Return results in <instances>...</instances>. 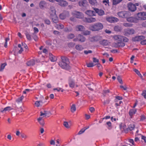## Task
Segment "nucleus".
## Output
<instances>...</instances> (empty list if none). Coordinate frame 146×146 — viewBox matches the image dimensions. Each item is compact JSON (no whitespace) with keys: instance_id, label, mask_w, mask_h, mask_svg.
Listing matches in <instances>:
<instances>
[{"instance_id":"nucleus-1","label":"nucleus","mask_w":146,"mask_h":146,"mask_svg":"<svg viewBox=\"0 0 146 146\" xmlns=\"http://www.w3.org/2000/svg\"><path fill=\"white\" fill-rule=\"evenodd\" d=\"M62 61L58 63L59 66L62 68L66 69H69L70 67L69 65V61L68 59L64 57H61Z\"/></svg>"},{"instance_id":"nucleus-2","label":"nucleus","mask_w":146,"mask_h":146,"mask_svg":"<svg viewBox=\"0 0 146 146\" xmlns=\"http://www.w3.org/2000/svg\"><path fill=\"white\" fill-rule=\"evenodd\" d=\"M103 28V25L100 23H95L89 27L90 29L92 31H98Z\"/></svg>"},{"instance_id":"nucleus-3","label":"nucleus","mask_w":146,"mask_h":146,"mask_svg":"<svg viewBox=\"0 0 146 146\" xmlns=\"http://www.w3.org/2000/svg\"><path fill=\"white\" fill-rule=\"evenodd\" d=\"M113 38L115 40L119 42H127L129 41V39L121 35H115L113 36Z\"/></svg>"},{"instance_id":"nucleus-4","label":"nucleus","mask_w":146,"mask_h":146,"mask_svg":"<svg viewBox=\"0 0 146 146\" xmlns=\"http://www.w3.org/2000/svg\"><path fill=\"white\" fill-rule=\"evenodd\" d=\"M118 15L119 17L123 18H127L130 16V14L129 12L122 11L118 13Z\"/></svg>"},{"instance_id":"nucleus-5","label":"nucleus","mask_w":146,"mask_h":146,"mask_svg":"<svg viewBox=\"0 0 146 146\" xmlns=\"http://www.w3.org/2000/svg\"><path fill=\"white\" fill-rule=\"evenodd\" d=\"M72 15L77 18L82 19L83 17V15L82 13L76 11H74L72 13Z\"/></svg>"},{"instance_id":"nucleus-6","label":"nucleus","mask_w":146,"mask_h":146,"mask_svg":"<svg viewBox=\"0 0 146 146\" xmlns=\"http://www.w3.org/2000/svg\"><path fill=\"white\" fill-rule=\"evenodd\" d=\"M137 16L139 20H146V12H141L137 14Z\"/></svg>"},{"instance_id":"nucleus-7","label":"nucleus","mask_w":146,"mask_h":146,"mask_svg":"<svg viewBox=\"0 0 146 146\" xmlns=\"http://www.w3.org/2000/svg\"><path fill=\"white\" fill-rule=\"evenodd\" d=\"M18 47L21 48L20 50L19 51V53L20 54H21L23 51V48H25L26 49H27L28 48L27 45L25 43H22L21 44H19L18 45Z\"/></svg>"},{"instance_id":"nucleus-8","label":"nucleus","mask_w":146,"mask_h":146,"mask_svg":"<svg viewBox=\"0 0 146 146\" xmlns=\"http://www.w3.org/2000/svg\"><path fill=\"white\" fill-rule=\"evenodd\" d=\"M106 20L110 23L116 22L119 21L117 18L111 17H106Z\"/></svg>"},{"instance_id":"nucleus-9","label":"nucleus","mask_w":146,"mask_h":146,"mask_svg":"<svg viewBox=\"0 0 146 146\" xmlns=\"http://www.w3.org/2000/svg\"><path fill=\"white\" fill-rule=\"evenodd\" d=\"M127 6L129 10L131 11H134L136 9L135 5L131 3H129Z\"/></svg>"},{"instance_id":"nucleus-10","label":"nucleus","mask_w":146,"mask_h":146,"mask_svg":"<svg viewBox=\"0 0 146 146\" xmlns=\"http://www.w3.org/2000/svg\"><path fill=\"white\" fill-rule=\"evenodd\" d=\"M137 110L136 109H131L129 110V113L130 118H133L135 114L137 112Z\"/></svg>"},{"instance_id":"nucleus-11","label":"nucleus","mask_w":146,"mask_h":146,"mask_svg":"<svg viewBox=\"0 0 146 146\" xmlns=\"http://www.w3.org/2000/svg\"><path fill=\"white\" fill-rule=\"evenodd\" d=\"M69 13L67 11H64L59 15L60 18L62 19H64L66 17L69 15Z\"/></svg>"},{"instance_id":"nucleus-12","label":"nucleus","mask_w":146,"mask_h":146,"mask_svg":"<svg viewBox=\"0 0 146 146\" xmlns=\"http://www.w3.org/2000/svg\"><path fill=\"white\" fill-rule=\"evenodd\" d=\"M79 5L82 7H86L88 6V3L86 0H83L79 2Z\"/></svg>"},{"instance_id":"nucleus-13","label":"nucleus","mask_w":146,"mask_h":146,"mask_svg":"<svg viewBox=\"0 0 146 146\" xmlns=\"http://www.w3.org/2000/svg\"><path fill=\"white\" fill-rule=\"evenodd\" d=\"M145 38V37L144 36H139L135 37L132 38V40L134 41H141Z\"/></svg>"},{"instance_id":"nucleus-14","label":"nucleus","mask_w":146,"mask_h":146,"mask_svg":"<svg viewBox=\"0 0 146 146\" xmlns=\"http://www.w3.org/2000/svg\"><path fill=\"white\" fill-rule=\"evenodd\" d=\"M127 18V21L131 23H137L138 21V19L135 17H128Z\"/></svg>"},{"instance_id":"nucleus-15","label":"nucleus","mask_w":146,"mask_h":146,"mask_svg":"<svg viewBox=\"0 0 146 146\" xmlns=\"http://www.w3.org/2000/svg\"><path fill=\"white\" fill-rule=\"evenodd\" d=\"M94 9L96 13L100 16H102L105 14L104 11L102 10L97 8H94Z\"/></svg>"},{"instance_id":"nucleus-16","label":"nucleus","mask_w":146,"mask_h":146,"mask_svg":"<svg viewBox=\"0 0 146 146\" xmlns=\"http://www.w3.org/2000/svg\"><path fill=\"white\" fill-rule=\"evenodd\" d=\"M76 30L77 31H83L85 30L84 27L82 25H77L75 27Z\"/></svg>"},{"instance_id":"nucleus-17","label":"nucleus","mask_w":146,"mask_h":146,"mask_svg":"<svg viewBox=\"0 0 146 146\" xmlns=\"http://www.w3.org/2000/svg\"><path fill=\"white\" fill-rule=\"evenodd\" d=\"M50 17L56 15V11L54 7H51L49 11Z\"/></svg>"},{"instance_id":"nucleus-18","label":"nucleus","mask_w":146,"mask_h":146,"mask_svg":"<svg viewBox=\"0 0 146 146\" xmlns=\"http://www.w3.org/2000/svg\"><path fill=\"white\" fill-rule=\"evenodd\" d=\"M47 5L46 3L44 1H41L39 3V6L40 9L46 7Z\"/></svg>"},{"instance_id":"nucleus-19","label":"nucleus","mask_w":146,"mask_h":146,"mask_svg":"<svg viewBox=\"0 0 146 146\" xmlns=\"http://www.w3.org/2000/svg\"><path fill=\"white\" fill-rule=\"evenodd\" d=\"M50 17L52 19L53 22L54 23H56L58 22V18L56 15H52V16Z\"/></svg>"},{"instance_id":"nucleus-20","label":"nucleus","mask_w":146,"mask_h":146,"mask_svg":"<svg viewBox=\"0 0 146 146\" xmlns=\"http://www.w3.org/2000/svg\"><path fill=\"white\" fill-rule=\"evenodd\" d=\"M59 4L61 6L65 7L67 6L68 4V3L64 0H61L59 2Z\"/></svg>"},{"instance_id":"nucleus-21","label":"nucleus","mask_w":146,"mask_h":146,"mask_svg":"<svg viewBox=\"0 0 146 146\" xmlns=\"http://www.w3.org/2000/svg\"><path fill=\"white\" fill-rule=\"evenodd\" d=\"M68 84L69 86L71 88H73L75 86V83L74 81L71 79H69L68 80Z\"/></svg>"},{"instance_id":"nucleus-22","label":"nucleus","mask_w":146,"mask_h":146,"mask_svg":"<svg viewBox=\"0 0 146 146\" xmlns=\"http://www.w3.org/2000/svg\"><path fill=\"white\" fill-rule=\"evenodd\" d=\"M86 13L89 16H92L95 15V12L94 11L89 10L86 11Z\"/></svg>"},{"instance_id":"nucleus-23","label":"nucleus","mask_w":146,"mask_h":146,"mask_svg":"<svg viewBox=\"0 0 146 146\" xmlns=\"http://www.w3.org/2000/svg\"><path fill=\"white\" fill-rule=\"evenodd\" d=\"M49 58L51 62H54L56 61L57 59L51 53L49 54Z\"/></svg>"},{"instance_id":"nucleus-24","label":"nucleus","mask_w":146,"mask_h":146,"mask_svg":"<svg viewBox=\"0 0 146 146\" xmlns=\"http://www.w3.org/2000/svg\"><path fill=\"white\" fill-rule=\"evenodd\" d=\"M92 6H96L98 3L96 0H88Z\"/></svg>"},{"instance_id":"nucleus-25","label":"nucleus","mask_w":146,"mask_h":146,"mask_svg":"<svg viewBox=\"0 0 146 146\" xmlns=\"http://www.w3.org/2000/svg\"><path fill=\"white\" fill-rule=\"evenodd\" d=\"M13 108L11 107L8 106L5 108L3 110H1V111L2 113H4L5 112L7 111H9L12 110H13Z\"/></svg>"},{"instance_id":"nucleus-26","label":"nucleus","mask_w":146,"mask_h":146,"mask_svg":"<svg viewBox=\"0 0 146 146\" xmlns=\"http://www.w3.org/2000/svg\"><path fill=\"white\" fill-rule=\"evenodd\" d=\"M134 30L133 29H131L127 30L125 34L126 35H132L134 34Z\"/></svg>"},{"instance_id":"nucleus-27","label":"nucleus","mask_w":146,"mask_h":146,"mask_svg":"<svg viewBox=\"0 0 146 146\" xmlns=\"http://www.w3.org/2000/svg\"><path fill=\"white\" fill-rule=\"evenodd\" d=\"M78 37L79 38V41L82 42H83L85 41V38L84 36L81 35L80 34L78 35Z\"/></svg>"},{"instance_id":"nucleus-28","label":"nucleus","mask_w":146,"mask_h":146,"mask_svg":"<svg viewBox=\"0 0 146 146\" xmlns=\"http://www.w3.org/2000/svg\"><path fill=\"white\" fill-rule=\"evenodd\" d=\"M99 38L98 36H95L90 37L89 38V40L91 42H96L98 40Z\"/></svg>"},{"instance_id":"nucleus-29","label":"nucleus","mask_w":146,"mask_h":146,"mask_svg":"<svg viewBox=\"0 0 146 146\" xmlns=\"http://www.w3.org/2000/svg\"><path fill=\"white\" fill-rule=\"evenodd\" d=\"M35 64V61L34 60H31L27 63V65L29 66H33Z\"/></svg>"},{"instance_id":"nucleus-30","label":"nucleus","mask_w":146,"mask_h":146,"mask_svg":"<svg viewBox=\"0 0 146 146\" xmlns=\"http://www.w3.org/2000/svg\"><path fill=\"white\" fill-rule=\"evenodd\" d=\"M42 104L43 102L41 100L36 101L35 103V105L37 107L42 106Z\"/></svg>"},{"instance_id":"nucleus-31","label":"nucleus","mask_w":146,"mask_h":146,"mask_svg":"<svg viewBox=\"0 0 146 146\" xmlns=\"http://www.w3.org/2000/svg\"><path fill=\"white\" fill-rule=\"evenodd\" d=\"M76 49L79 51H81L84 49L83 47L81 45L78 44L76 46Z\"/></svg>"},{"instance_id":"nucleus-32","label":"nucleus","mask_w":146,"mask_h":146,"mask_svg":"<svg viewBox=\"0 0 146 146\" xmlns=\"http://www.w3.org/2000/svg\"><path fill=\"white\" fill-rule=\"evenodd\" d=\"M133 71L139 76L141 78V79H143V76L138 70L136 69H135L133 70Z\"/></svg>"},{"instance_id":"nucleus-33","label":"nucleus","mask_w":146,"mask_h":146,"mask_svg":"<svg viewBox=\"0 0 146 146\" xmlns=\"http://www.w3.org/2000/svg\"><path fill=\"white\" fill-rule=\"evenodd\" d=\"M100 44L104 46H107L108 44V42L107 40H104L100 42Z\"/></svg>"},{"instance_id":"nucleus-34","label":"nucleus","mask_w":146,"mask_h":146,"mask_svg":"<svg viewBox=\"0 0 146 146\" xmlns=\"http://www.w3.org/2000/svg\"><path fill=\"white\" fill-rule=\"evenodd\" d=\"M70 110L71 111L72 113H74L76 111V106L74 104H73L72 105L71 108Z\"/></svg>"},{"instance_id":"nucleus-35","label":"nucleus","mask_w":146,"mask_h":146,"mask_svg":"<svg viewBox=\"0 0 146 146\" xmlns=\"http://www.w3.org/2000/svg\"><path fill=\"white\" fill-rule=\"evenodd\" d=\"M96 21V19L95 18L93 17H90V18L88 19H87V22L89 23L94 22Z\"/></svg>"},{"instance_id":"nucleus-36","label":"nucleus","mask_w":146,"mask_h":146,"mask_svg":"<svg viewBox=\"0 0 146 146\" xmlns=\"http://www.w3.org/2000/svg\"><path fill=\"white\" fill-rule=\"evenodd\" d=\"M89 127H84L80 131H79L78 133V134L80 135L83 133Z\"/></svg>"},{"instance_id":"nucleus-37","label":"nucleus","mask_w":146,"mask_h":146,"mask_svg":"<svg viewBox=\"0 0 146 146\" xmlns=\"http://www.w3.org/2000/svg\"><path fill=\"white\" fill-rule=\"evenodd\" d=\"M135 128V125L134 124H131L128 127V129L130 131L134 129Z\"/></svg>"},{"instance_id":"nucleus-38","label":"nucleus","mask_w":146,"mask_h":146,"mask_svg":"<svg viewBox=\"0 0 146 146\" xmlns=\"http://www.w3.org/2000/svg\"><path fill=\"white\" fill-rule=\"evenodd\" d=\"M40 116H42V117H44L46 116L47 114V112L45 111L43 112L42 111L40 112Z\"/></svg>"},{"instance_id":"nucleus-39","label":"nucleus","mask_w":146,"mask_h":146,"mask_svg":"<svg viewBox=\"0 0 146 146\" xmlns=\"http://www.w3.org/2000/svg\"><path fill=\"white\" fill-rule=\"evenodd\" d=\"M53 90L54 91L57 90L58 92H59L60 91L61 92H63L64 91V90L60 88H54L53 89Z\"/></svg>"},{"instance_id":"nucleus-40","label":"nucleus","mask_w":146,"mask_h":146,"mask_svg":"<svg viewBox=\"0 0 146 146\" xmlns=\"http://www.w3.org/2000/svg\"><path fill=\"white\" fill-rule=\"evenodd\" d=\"M6 65L7 64L6 63H4L2 64L0 67V71H2Z\"/></svg>"},{"instance_id":"nucleus-41","label":"nucleus","mask_w":146,"mask_h":146,"mask_svg":"<svg viewBox=\"0 0 146 146\" xmlns=\"http://www.w3.org/2000/svg\"><path fill=\"white\" fill-rule=\"evenodd\" d=\"M123 25L125 27H131L132 26V24L126 23H123Z\"/></svg>"},{"instance_id":"nucleus-42","label":"nucleus","mask_w":146,"mask_h":146,"mask_svg":"<svg viewBox=\"0 0 146 146\" xmlns=\"http://www.w3.org/2000/svg\"><path fill=\"white\" fill-rule=\"evenodd\" d=\"M57 27L58 29H62L64 28V25L62 24L57 25Z\"/></svg>"},{"instance_id":"nucleus-43","label":"nucleus","mask_w":146,"mask_h":146,"mask_svg":"<svg viewBox=\"0 0 146 146\" xmlns=\"http://www.w3.org/2000/svg\"><path fill=\"white\" fill-rule=\"evenodd\" d=\"M75 37L74 35L73 34H69L67 36V38L68 39H72L73 38Z\"/></svg>"},{"instance_id":"nucleus-44","label":"nucleus","mask_w":146,"mask_h":146,"mask_svg":"<svg viewBox=\"0 0 146 146\" xmlns=\"http://www.w3.org/2000/svg\"><path fill=\"white\" fill-rule=\"evenodd\" d=\"M122 0H113V3L114 5H116L120 2H121Z\"/></svg>"},{"instance_id":"nucleus-45","label":"nucleus","mask_w":146,"mask_h":146,"mask_svg":"<svg viewBox=\"0 0 146 146\" xmlns=\"http://www.w3.org/2000/svg\"><path fill=\"white\" fill-rule=\"evenodd\" d=\"M86 66L88 67H92L95 66V64H94L92 62H90L87 63Z\"/></svg>"},{"instance_id":"nucleus-46","label":"nucleus","mask_w":146,"mask_h":146,"mask_svg":"<svg viewBox=\"0 0 146 146\" xmlns=\"http://www.w3.org/2000/svg\"><path fill=\"white\" fill-rule=\"evenodd\" d=\"M90 32L89 31L86 30L83 31V34L84 35H89L90 34Z\"/></svg>"},{"instance_id":"nucleus-47","label":"nucleus","mask_w":146,"mask_h":146,"mask_svg":"<svg viewBox=\"0 0 146 146\" xmlns=\"http://www.w3.org/2000/svg\"><path fill=\"white\" fill-rule=\"evenodd\" d=\"M27 39L29 40H31V35L28 33H27L25 34Z\"/></svg>"},{"instance_id":"nucleus-48","label":"nucleus","mask_w":146,"mask_h":146,"mask_svg":"<svg viewBox=\"0 0 146 146\" xmlns=\"http://www.w3.org/2000/svg\"><path fill=\"white\" fill-rule=\"evenodd\" d=\"M24 98V96H21L20 97L18 98L16 100V102L18 103L21 102Z\"/></svg>"},{"instance_id":"nucleus-49","label":"nucleus","mask_w":146,"mask_h":146,"mask_svg":"<svg viewBox=\"0 0 146 146\" xmlns=\"http://www.w3.org/2000/svg\"><path fill=\"white\" fill-rule=\"evenodd\" d=\"M114 29L116 31H119L120 30V28L119 26H116L114 27Z\"/></svg>"},{"instance_id":"nucleus-50","label":"nucleus","mask_w":146,"mask_h":146,"mask_svg":"<svg viewBox=\"0 0 146 146\" xmlns=\"http://www.w3.org/2000/svg\"><path fill=\"white\" fill-rule=\"evenodd\" d=\"M93 61L94 63H96V64L99 63V60L95 57L93 58Z\"/></svg>"},{"instance_id":"nucleus-51","label":"nucleus","mask_w":146,"mask_h":146,"mask_svg":"<svg viewBox=\"0 0 146 146\" xmlns=\"http://www.w3.org/2000/svg\"><path fill=\"white\" fill-rule=\"evenodd\" d=\"M119 47H123L125 45V43L122 42H118Z\"/></svg>"},{"instance_id":"nucleus-52","label":"nucleus","mask_w":146,"mask_h":146,"mask_svg":"<svg viewBox=\"0 0 146 146\" xmlns=\"http://www.w3.org/2000/svg\"><path fill=\"white\" fill-rule=\"evenodd\" d=\"M115 102H117V100H121L122 99V97L120 96H117L115 97Z\"/></svg>"},{"instance_id":"nucleus-53","label":"nucleus","mask_w":146,"mask_h":146,"mask_svg":"<svg viewBox=\"0 0 146 146\" xmlns=\"http://www.w3.org/2000/svg\"><path fill=\"white\" fill-rule=\"evenodd\" d=\"M117 79L118 81L121 84H123V81L122 80V79L121 78V77L119 76H117Z\"/></svg>"},{"instance_id":"nucleus-54","label":"nucleus","mask_w":146,"mask_h":146,"mask_svg":"<svg viewBox=\"0 0 146 146\" xmlns=\"http://www.w3.org/2000/svg\"><path fill=\"white\" fill-rule=\"evenodd\" d=\"M64 125L66 128H69L68 123V122L66 121H64L63 123Z\"/></svg>"},{"instance_id":"nucleus-55","label":"nucleus","mask_w":146,"mask_h":146,"mask_svg":"<svg viewBox=\"0 0 146 146\" xmlns=\"http://www.w3.org/2000/svg\"><path fill=\"white\" fill-rule=\"evenodd\" d=\"M75 44L74 43L71 42L69 43L68 44V46L69 47H72L74 46Z\"/></svg>"},{"instance_id":"nucleus-56","label":"nucleus","mask_w":146,"mask_h":146,"mask_svg":"<svg viewBox=\"0 0 146 146\" xmlns=\"http://www.w3.org/2000/svg\"><path fill=\"white\" fill-rule=\"evenodd\" d=\"M86 86L87 87V88H88L89 90L92 91H93L94 90L92 88L91 84H87Z\"/></svg>"},{"instance_id":"nucleus-57","label":"nucleus","mask_w":146,"mask_h":146,"mask_svg":"<svg viewBox=\"0 0 146 146\" xmlns=\"http://www.w3.org/2000/svg\"><path fill=\"white\" fill-rule=\"evenodd\" d=\"M141 95L144 97L146 99V90H144L143 91Z\"/></svg>"},{"instance_id":"nucleus-58","label":"nucleus","mask_w":146,"mask_h":146,"mask_svg":"<svg viewBox=\"0 0 146 146\" xmlns=\"http://www.w3.org/2000/svg\"><path fill=\"white\" fill-rule=\"evenodd\" d=\"M118 42H114L113 44V45L115 47L118 48L119 47Z\"/></svg>"},{"instance_id":"nucleus-59","label":"nucleus","mask_w":146,"mask_h":146,"mask_svg":"<svg viewBox=\"0 0 146 146\" xmlns=\"http://www.w3.org/2000/svg\"><path fill=\"white\" fill-rule=\"evenodd\" d=\"M97 65V67H98V69H100L102 68V66L99 63H96L95 64V65Z\"/></svg>"},{"instance_id":"nucleus-60","label":"nucleus","mask_w":146,"mask_h":146,"mask_svg":"<svg viewBox=\"0 0 146 146\" xmlns=\"http://www.w3.org/2000/svg\"><path fill=\"white\" fill-rule=\"evenodd\" d=\"M45 23L48 25H49L50 23V21L48 19H46L44 20Z\"/></svg>"},{"instance_id":"nucleus-61","label":"nucleus","mask_w":146,"mask_h":146,"mask_svg":"<svg viewBox=\"0 0 146 146\" xmlns=\"http://www.w3.org/2000/svg\"><path fill=\"white\" fill-rule=\"evenodd\" d=\"M33 29L35 33H37L38 32V30L37 28L36 27H34L33 28Z\"/></svg>"},{"instance_id":"nucleus-62","label":"nucleus","mask_w":146,"mask_h":146,"mask_svg":"<svg viewBox=\"0 0 146 146\" xmlns=\"http://www.w3.org/2000/svg\"><path fill=\"white\" fill-rule=\"evenodd\" d=\"M141 43L143 45H146V39L141 41Z\"/></svg>"},{"instance_id":"nucleus-63","label":"nucleus","mask_w":146,"mask_h":146,"mask_svg":"<svg viewBox=\"0 0 146 146\" xmlns=\"http://www.w3.org/2000/svg\"><path fill=\"white\" fill-rule=\"evenodd\" d=\"M92 52V50H85L84 51V53L86 54H88V53H91Z\"/></svg>"},{"instance_id":"nucleus-64","label":"nucleus","mask_w":146,"mask_h":146,"mask_svg":"<svg viewBox=\"0 0 146 146\" xmlns=\"http://www.w3.org/2000/svg\"><path fill=\"white\" fill-rule=\"evenodd\" d=\"M21 137L22 138H24L25 139H26L27 138V136L24 133L21 134Z\"/></svg>"}]
</instances>
